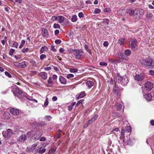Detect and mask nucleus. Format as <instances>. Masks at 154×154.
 <instances>
[{
  "label": "nucleus",
  "mask_w": 154,
  "mask_h": 154,
  "mask_svg": "<svg viewBox=\"0 0 154 154\" xmlns=\"http://www.w3.org/2000/svg\"><path fill=\"white\" fill-rule=\"evenodd\" d=\"M10 89L14 95L22 101H24L26 99H27L34 102L37 103L38 102L36 100L34 99H32L31 100L29 99L26 96V93L23 92L21 90H20L19 88H17L16 86H12L10 88Z\"/></svg>",
  "instance_id": "obj_1"
},
{
  "label": "nucleus",
  "mask_w": 154,
  "mask_h": 154,
  "mask_svg": "<svg viewBox=\"0 0 154 154\" xmlns=\"http://www.w3.org/2000/svg\"><path fill=\"white\" fill-rule=\"evenodd\" d=\"M116 81L120 83L123 86L126 85L129 82V79L126 76L122 77L120 76L119 73H117L116 76Z\"/></svg>",
  "instance_id": "obj_2"
},
{
  "label": "nucleus",
  "mask_w": 154,
  "mask_h": 154,
  "mask_svg": "<svg viewBox=\"0 0 154 154\" xmlns=\"http://www.w3.org/2000/svg\"><path fill=\"white\" fill-rule=\"evenodd\" d=\"M140 62L144 67L151 66L154 67V62L153 60L149 57L140 60Z\"/></svg>",
  "instance_id": "obj_3"
},
{
  "label": "nucleus",
  "mask_w": 154,
  "mask_h": 154,
  "mask_svg": "<svg viewBox=\"0 0 154 154\" xmlns=\"http://www.w3.org/2000/svg\"><path fill=\"white\" fill-rule=\"evenodd\" d=\"M138 43L135 39H131L129 42V45L131 49L133 51H136L138 49Z\"/></svg>",
  "instance_id": "obj_4"
},
{
  "label": "nucleus",
  "mask_w": 154,
  "mask_h": 154,
  "mask_svg": "<svg viewBox=\"0 0 154 154\" xmlns=\"http://www.w3.org/2000/svg\"><path fill=\"white\" fill-rule=\"evenodd\" d=\"M2 134L5 137L9 138L13 135V133L11 129H8L6 131H3Z\"/></svg>",
  "instance_id": "obj_5"
},
{
  "label": "nucleus",
  "mask_w": 154,
  "mask_h": 154,
  "mask_svg": "<svg viewBox=\"0 0 154 154\" xmlns=\"http://www.w3.org/2000/svg\"><path fill=\"white\" fill-rule=\"evenodd\" d=\"M74 51L75 58L77 59L80 60L82 56L81 54L83 53V51L81 50L76 49L74 50Z\"/></svg>",
  "instance_id": "obj_6"
},
{
  "label": "nucleus",
  "mask_w": 154,
  "mask_h": 154,
  "mask_svg": "<svg viewBox=\"0 0 154 154\" xmlns=\"http://www.w3.org/2000/svg\"><path fill=\"white\" fill-rule=\"evenodd\" d=\"M145 87L146 91H150L153 88V83L151 82L147 81L145 84Z\"/></svg>",
  "instance_id": "obj_7"
},
{
  "label": "nucleus",
  "mask_w": 154,
  "mask_h": 154,
  "mask_svg": "<svg viewBox=\"0 0 154 154\" xmlns=\"http://www.w3.org/2000/svg\"><path fill=\"white\" fill-rule=\"evenodd\" d=\"M119 57V59L121 63L124 60L125 61H127L128 59V58L126 57L124 54L122 52L120 53Z\"/></svg>",
  "instance_id": "obj_8"
},
{
  "label": "nucleus",
  "mask_w": 154,
  "mask_h": 154,
  "mask_svg": "<svg viewBox=\"0 0 154 154\" xmlns=\"http://www.w3.org/2000/svg\"><path fill=\"white\" fill-rule=\"evenodd\" d=\"M134 79L137 81H141L144 79V75L142 74L136 75L134 77Z\"/></svg>",
  "instance_id": "obj_9"
},
{
  "label": "nucleus",
  "mask_w": 154,
  "mask_h": 154,
  "mask_svg": "<svg viewBox=\"0 0 154 154\" xmlns=\"http://www.w3.org/2000/svg\"><path fill=\"white\" fill-rule=\"evenodd\" d=\"M10 111L11 113L15 116L18 115L20 112L19 109L16 108H11Z\"/></svg>",
  "instance_id": "obj_10"
},
{
  "label": "nucleus",
  "mask_w": 154,
  "mask_h": 154,
  "mask_svg": "<svg viewBox=\"0 0 154 154\" xmlns=\"http://www.w3.org/2000/svg\"><path fill=\"white\" fill-rule=\"evenodd\" d=\"M42 146L40 145L38 147V149L35 151V153H38L39 154H43L46 151V149L45 148H42Z\"/></svg>",
  "instance_id": "obj_11"
},
{
  "label": "nucleus",
  "mask_w": 154,
  "mask_h": 154,
  "mask_svg": "<svg viewBox=\"0 0 154 154\" xmlns=\"http://www.w3.org/2000/svg\"><path fill=\"white\" fill-rule=\"evenodd\" d=\"M116 85L113 86V91L114 93L117 95H119L120 93L121 89Z\"/></svg>",
  "instance_id": "obj_12"
},
{
  "label": "nucleus",
  "mask_w": 154,
  "mask_h": 154,
  "mask_svg": "<svg viewBox=\"0 0 154 154\" xmlns=\"http://www.w3.org/2000/svg\"><path fill=\"white\" fill-rule=\"evenodd\" d=\"M98 117V116L97 115H94V116L92 117L91 119L88 120V122L87 123V126H86V127H87L88 126V125L91 124L93 122H94L96 120Z\"/></svg>",
  "instance_id": "obj_13"
},
{
  "label": "nucleus",
  "mask_w": 154,
  "mask_h": 154,
  "mask_svg": "<svg viewBox=\"0 0 154 154\" xmlns=\"http://www.w3.org/2000/svg\"><path fill=\"white\" fill-rule=\"evenodd\" d=\"M131 131V129L129 128V130H122L121 133V135L122 136V138H123V142H124V141H125V133L130 132Z\"/></svg>",
  "instance_id": "obj_14"
},
{
  "label": "nucleus",
  "mask_w": 154,
  "mask_h": 154,
  "mask_svg": "<svg viewBox=\"0 0 154 154\" xmlns=\"http://www.w3.org/2000/svg\"><path fill=\"white\" fill-rule=\"evenodd\" d=\"M57 20L59 21L60 23H63L64 21L67 22L68 21V20L65 18L64 17L61 16H58Z\"/></svg>",
  "instance_id": "obj_15"
},
{
  "label": "nucleus",
  "mask_w": 154,
  "mask_h": 154,
  "mask_svg": "<svg viewBox=\"0 0 154 154\" xmlns=\"http://www.w3.org/2000/svg\"><path fill=\"white\" fill-rule=\"evenodd\" d=\"M144 97L147 101H150L152 100V96L150 94L147 93L145 94Z\"/></svg>",
  "instance_id": "obj_16"
},
{
  "label": "nucleus",
  "mask_w": 154,
  "mask_h": 154,
  "mask_svg": "<svg viewBox=\"0 0 154 154\" xmlns=\"http://www.w3.org/2000/svg\"><path fill=\"white\" fill-rule=\"evenodd\" d=\"M38 75L39 76L41 77L44 80H46L47 78V74L45 72L39 73Z\"/></svg>",
  "instance_id": "obj_17"
},
{
  "label": "nucleus",
  "mask_w": 154,
  "mask_h": 154,
  "mask_svg": "<svg viewBox=\"0 0 154 154\" xmlns=\"http://www.w3.org/2000/svg\"><path fill=\"white\" fill-rule=\"evenodd\" d=\"M59 81L61 84L63 85H65L67 83V80L66 79L62 76L59 77Z\"/></svg>",
  "instance_id": "obj_18"
},
{
  "label": "nucleus",
  "mask_w": 154,
  "mask_h": 154,
  "mask_svg": "<svg viewBox=\"0 0 154 154\" xmlns=\"http://www.w3.org/2000/svg\"><path fill=\"white\" fill-rule=\"evenodd\" d=\"M18 67L24 68L26 67L27 65L25 61L22 62L21 63H19L16 65Z\"/></svg>",
  "instance_id": "obj_19"
},
{
  "label": "nucleus",
  "mask_w": 154,
  "mask_h": 154,
  "mask_svg": "<svg viewBox=\"0 0 154 154\" xmlns=\"http://www.w3.org/2000/svg\"><path fill=\"white\" fill-rule=\"evenodd\" d=\"M119 131V129L118 128H114L112 131V134H113L116 136H117L118 134V131Z\"/></svg>",
  "instance_id": "obj_20"
},
{
  "label": "nucleus",
  "mask_w": 154,
  "mask_h": 154,
  "mask_svg": "<svg viewBox=\"0 0 154 154\" xmlns=\"http://www.w3.org/2000/svg\"><path fill=\"white\" fill-rule=\"evenodd\" d=\"M86 85L89 88H90L94 85L93 82L91 81H88L86 82Z\"/></svg>",
  "instance_id": "obj_21"
},
{
  "label": "nucleus",
  "mask_w": 154,
  "mask_h": 154,
  "mask_svg": "<svg viewBox=\"0 0 154 154\" xmlns=\"http://www.w3.org/2000/svg\"><path fill=\"white\" fill-rule=\"evenodd\" d=\"M53 85V83L52 78L51 77H50L49 78L48 80V82L47 86L48 87H50L52 86Z\"/></svg>",
  "instance_id": "obj_22"
},
{
  "label": "nucleus",
  "mask_w": 154,
  "mask_h": 154,
  "mask_svg": "<svg viewBox=\"0 0 154 154\" xmlns=\"http://www.w3.org/2000/svg\"><path fill=\"white\" fill-rule=\"evenodd\" d=\"M46 125V123L45 122H41L38 123H35V126H43Z\"/></svg>",
  "instance_id": "obj_23"
},
{
  "label": "nucleus",
  "mask_w": 154,
  "mask_h": 154,
  "mask_svg": "<svg viewBox=\"0 0 154 154\" xmlns=\"http://www.w3.org/2000/svg\"><path fill=\"white\" fill-rule=\"evenodd\" d=\"M42 34L44 37H45L48 35V31L46 28H44L42 29Z\"/></svg>",
  "instance_id": "obj_24"
},
{
  "label": "nucleus",
  "mask_w": 154,
  "mask_h": 154,
  "mask_svg": "<svg viewBox=\"0 0 154 154\" xmlns=\"http://www.w3.org/2000/svg\"><path fill=\"white\" fill-rule=\"evenodd\" d=\"M126 12L127 13H128L130 16H132L134 14V10L131 9H128L126 11Z\"/></svg>",
  "instance_id": "obj_25"
},
{
  "label": "nucleus",
  "mask_w": 154,
  "mask_h": 154,
  "mask_svg": "<svg viewBox=\"0 0 154 154\" xmlns=\"http://www.w3.org/2000/svg\"><path fill=\"white\" fill-rule=\"evenodd\" d=\"M26 137L25 134L20 136V137L19 140L21 141L24 142L26 140Z\"/></svg>",
  "instance_id": "obj_26"
},
{
  "label": "nucleus",
  "mask_w": 154,
  "mask_h": 154,
  "mask_svg": "<svg viewBox=\"0 0 154 154\" xmlns=\"http://www.w3.org/2000/svg\"><path fill=\"white\" fill-rule=\"evenodd\" d=\"M85 94L86 93L84 91L81 92L79 95V96L78 97V98L79 99L85 96Z\"/></svg>",
  "instance_id": "obj_27"
},
{
  "label": "nucleus",
  "mask_w": 154,
  "mask_h": 154,
  "mask_svg": "<svg viewBox=\"0 0 154 154\" xmlns=\"http://www.w3.org/2000/svg\"><path fill=\"white\" fill-rule=\"evenodd\" d=\"M124 54L126 56H129L131 54V51L129 49H126L125 51Z\"/></svg>",
  "instance_id": "obj_28"
},
{
  "label": "nucleus",
  "mask_w": 154,
  "mask_h": 154,
  "mask_svg": "<svg viewBox=\"0 0 154 154\" xmlns=\"http://www.w3.org/2000/svg\"><path fill=\"white\" fill-rule=\"evenodd\" d=\"M125 40V39L124 38H121L118 40V42L120 45H123Z\"/></svg>",
  "instance_id": "obj_29"
},
{
  "label": "nucleus",
  "mask_w": 154,
  "mask_h": 154,
  "mask_svg": "<svg viewBox=\"0 0 154 154\" xmlns=\"http://www.w3.org/2000/svg\"><path fill=\"white\" fill-rule=\"evenodd\" d=\"M37 133L33 135L34 138L36 140L39 139L41 136V134H38Z\"/></svg>",
  "instance_id": "obj_30"
},
{
  "label": "nucleus",
  "mask_w": 154,
  "mask_h": 154,
  "mask_svg": "<svg viewBox=\"0 0 154 154\" xmlns=\"http://www.w3.org/2000/svg\"><path fill=\"white\" fill-rule=\"evenodd\" d=\"M77 16L76 15H74L72 17L71 21L73 22H75L77 20Z\"/></svg>",
  "instance_id": "obj_31"
},
{
  "label": "nucleus",
  "mask_w": 154,
  "mask_h": 154,
  "mask_svg": "<svg viewBox=\"0 0 154 154\" xmlns=\"http://www.w3.org/2000/svg\"><path fill=\"white\" fill-rule=\"evenodd\" d=\"M78 71V69L76 68H71L69 69V71L71 73H75Z\"/></svg>",
  "instance_id": "obj_32"
},
{
  "label": "nucleus",
  "mask_w": 154,
  "mask_h": 154,
  "mask_svg": "<svg viewBox=\"0 0 154 154\" xmlns=\"http://www.w3.org/2000/svg\"><path fill=\"white\" fill-rule=\"evenodd\" d=\"M153 15L152 13H147L146 14L147 18L148 19H150Z\"/></svg>",
  "instance_id": "obj_33"
},
{
  "label": "nucleus",
  "mask_w": 154,
  "mask_h": 154,
  "mask_svg": "<svg viewBox=\"0 0 154 154\" xmlns=\"http://www.w3.org/2000/svg\"><path fill=\"white\" fill-rule=\"evenodd\" d=\"M113 116L115 118H116L118 117H122V116H121L119 113L117 112L114 113Z\"/></svg>",
  "instance_id": "obj_34"
},
{
  "label": "nucleus",
  "mask_w": 154,
  "mask_h": 154,
  "mask_svg": "<svg viewBox=\"0 0 154 154\" xmlns=\"http://www.w3.org/2000/svg\"><path fill=\"white\" fill-rule=\"evenodd\" d=\"M55 151V149H51L49 150L48 154H53Z\"/></svg>",
  "instance_id": "obj_35"
},
{
  "label": "nucleus",
  "mask_w": 154,
  "mask_h": 154,
  "mask_svg": "<svg viewBox=\"0 0 154 154\" xmlns=\"http://www.w3.org/2000/svg\"><path fill=\"white\" fill-rule=\"evenodd\" d=\"M13 46L12 47H16V48H17V47L18 45V43H17L15 41H13Z\"/></svg>",
  "instance_id": "obj_36"
},
{
  "label": "nucleus",
  "mask_w": 154,
  "mask_h": 154,
  "mask_svg": "<svg viewBox=\"0 0 154 154\" xmlns=\"http://www.w3.org/2000/svg\"><path fill=\"white\" fill-rule=\"evenodd\" d=\"M29 51V49L28 48H24L21 50V52L23 53H25Z\"/></svg>",
  "instance_id": "obj_37"
},
{
  "label": "nucleus",
  "mask_w": 154,
  "mask_h": 154,
  "mask_svg": "<svg viewBox=\"0 0 154 154\" xmlns=\"http://www.w3.org/2000/svg\"><path fill=\"white\" fill-rule=\"evenodd\" d=\"M84 47L85 49L89 53H91V52L90 51L89 49V47L87 45H85L84 46Z\"/></svg>",
  "instance_id": "obj_38"
},
{
  "label": "nucleus",
  "mask_w": 154,
  "mask_h": 154,
  "mask_svg": "<svg viewBox=\"0 0 154 154\" xmlns=\"http://www.w3.org/2000/svg\"><path fill=\"white\" fill-rule=\"evenodd\" d=\"M78 16L80 18H82L84 17V14L82 12H80L78 14Z\"/></svg>",
  "instance_id": "obj_39"
},
{
  "label": "nucleus",
  "mask_w": 154,
  "mask_h": 154,
  "mask_svg": "<svg viewBox=\"0 0 154 154\" xmlns=\"http://www.w3.org/2000/svg\"><path fill=\"white\" fill-rule=\"evenodd\" d=\"M110 83L111 84L114 85H116L115 81L112 78H111V80L110 81Z\"/></svg>",
  "instance_id": "obj_40"
},
{
  "label": "nucleus",
  "mask_w": 154,
  "mask_h": 154,
  "mask_svg": "<svg viewBox=\"0 0 154 154\" xmlns=\"http://www.w3.org/2000/svg\"><path fill=\"white\" fill-rule=\"evenodd\" d=\"M53 27L55 29H56V28L60 29V26L59 24H57V23H54V24Z\"/></svg>",
  "instance_id": "obj_41"
},
{
  "label": "nucleus",
  "mask_w": 154,
  "mask_h": 154,
  "mask_svg": "<svg viewBox=\"0 0 154 154\" xmlns=\"http://www.w3.org/2000/svg\"><path fill=\"white\" fill-rule=\"evenodd\" d=\"M109 21V20L108 19H105L103 20V23H104L106 24V25L108 24Z\"/></svg>",
  "instance_id": "obj_42"
},
{
  "label": "nucleus",
  "mask_w": 154,
  "mask_h": 154,
  "mask_svg": "<svg viewBox=\"0 0 154 154\" xmlns=\"http://www.w3.org/2000/svg\"><path fill=\"white\" fill-rule=\"evenodd\" d=\"M5 115L7 116V117H6V118L7 119L10 118V115L9 112H5Z\"/></svg>",
  "instance_id": "obj_43"
},
{
  "label": "nucleus",
  "mask_w": 154,
  "mask_h": 154,
  "mask_svg": "<svg viewBox=\"0 0 154 154\" xmlns=\"http://www.w3.org/2000/svg\"><path fill=\"white\" fill-rule=\"evenodd\" d=\"M74 76V75L71 74H69L67 75L66 78L68 79H69L70 78H73Z\"/></svg>",
  "instance_id": "obj_44"
},
{
  "label": "nucleus",
  "mask_w": 154,
  "mask_h": 154,
  "mask_svg": "<svg viewBox=\"0 0 154 154\" xmlns=\"http://www.w3.org/2000/svg\"><path fill=\"white\" fill-rule=\"evenodd\" d=\"M58 18V16H54L51 17V19L52 21H55L56 20H57Z\"/></svg>",
  "instance_id": "obj_45"
},
{
  "label": "nucleus",
  "mask_w": 154,
  "mask_h": 154,
  "mask_svg": "<svg viewBox=\"0 0 154 154\" xmlns=\"http://www.w3.org/2000/svg\"><path fill=\"white\" fill-rule=\"evenodd\" d=\"M84 100L82 99V100H80L78 101L77 102V103L76 105V106H77L80 103H82L83 102Z\"/></svg>",
  "instance_id": "obj_46"
},
{
  "label": "nucleus",
  "mask_w": 154,
  "mask_h": 154,
  "mask_svg": "<svg viewBox=\"0 0 154 154\" xmlns=\"http://www.w3.org/2000/svg\"><path fill=\"white\" fill-rule=\"evenodd\" d=\"M5 74L6 76H7L9 78H11L12 77L11 75L8 72H5Z\"/></svg>",
  "instance_id": "obj_47"
},
{
  "label": "nucleus",
  "mask_w": 154,
  "mask_h": 154,
  "mask_svg": "<svg viewBox=\"0 0 154 154\" xmlns=\"http://www.w3.org/2000/svg\"><path fill=\"white\" fill-rule=\"evenodd\" d=\"M15 51V50L13 49H11L10 50V52H9V55H12L14 52Z\"/></svg>",
  "instance_id": "obj_48"
},
{
  "label": "nucleus",
  "mask_w": 154,
  "mask_h": 154,
  "mask_svg": "<svg viewBox=\"0 0 154 154\" xmlns=\"http://www.w3.org/2000/svg\"><path fill=\"white\" fill-rule=\"evenodd\" d=\"M99 64L100 66H106L107 65V63L106 62H101Z\"/></svg>",
  "instance_id": "obj_49"
},
{
  "label": "nucleus",
  "mask_w": 154,
  "mask_h": 154,
  "mask_svg": "<svg viewBox=\"0 0 154 154\" xmlns=\"http://www.w3.org/2000/svg\"><path fill=\"white\" fill-rule=\"evenodd\" d=\"M29 62L32 64L33 65V66H35L36 64V62L34 61V60H31L30 61H29Z\"/></svg>",
  "instance_id": "obj_50"
},
{
  "label": "nucleus",
  "mask_w": 154,
  "mask_h": 154,
  "mask_svg": "<svg viewBox=\"0 0 154 154\" xmlns=\"http://www.w3.org/2000/svg\"><path fill=\"white\" fill-rule=\"evenodd\" d=\"M122 105L121 104H119L117 105V109L118 110H120L121 109Z\"/></svg>",
  "instance_id": "obj_51"
},
{
  "label": "nucleus",
  "mask_w": 154,
  "mask_h": 154,
  "mask_svg": "<svg viewBox=\"0 0 154 154\" xmlns=\"http://www.w3.org/2000/svg\"><path fill=\"white\" fill-rule=\"evenodd\" d=\"M55 42L56 44L58 45L60 44L61 42V41L60 39L57 40L55 41Z\"/></svg>",
  "instance_id": "obj_52"
},
{
  "label": "nucleus",
  "mask_w": 154,
  "mask_h": 154,
  "mask_svg": "<svg viewBox=\"0 0 154 154\" xmlns=\"http://www.w3.org/2000/svg\"><path fill=\"white\" fill-rule=\"evenodd\" d=\"M101 11L100 9L98 8L95 9L94 10V13L95 14H98L100 13Z\"/></svg>",
  "instance_id": "obj_53"
},
{
  "label": "nucleus",
  "mask_w": 154,
  "mask_h": 154,
  "mask_svg": "<svg viewBox=\"0 0 154 154\" xmlns=\"http://www.w3.org/2000/svg\"><path fill=\"white\" fill-rule=\"evenodd\" d=\"M50 50L54 52H55L57 51V50L54 48V47L53 45L51 46V48Z\"/></svg>",
  "instance_id": "obj_54"
},
{
  "label": "nucleus",
  "mask_w": 154,
  "mask_h": 154,
  "mask_svg": "<svg viewBox=\"0 0 154 154\" xmlns=\"http://www.w3.org/2000/svg\"><path fill=\"white\" fill-rule=\"evenodd\" d=\"M48 98H46L45 101L44 103V106H48Z\"/></svg>",
  "instance_id": "obj_55"
},
{
  "label": "nucleus",
  "mask_w": 154,
  "mask_h": 154,
  "mask_svg": "<svg viewBox=\"0 0 154 154\" xmlns=\"http://www.w3.org/2000/svg\"><path fill=\"white\" fill-rule=\"evenodd\" d=\"M40 59L41 60H43L44 58L46 57V55L44 54H42L40 56Z\"/></svg>",
  "instance_id": "obj_56"
},
{
  "label": "nucleus",
  "mask_w": 154,
  "mask_h": 154,
  "mask_svg": "<svg viewBox=\"0 0 154 154\" xmlns=\"http://www.w3.org/2000/svg\"><path fill=\"white\" fill-rule=\"evenodd\" d=\"M109 43L107 41H105L103 44V45L104 47H106L108 45Z\"/></svg>",
  "instance_id": "obj_57"
},
{
  "label": "nucleus",
  "mask_w": 154,
  "mask_h": 154,
  "mask_svg": "<svg viewBox=\"0 0 154 154\" xmlns=\"http://www.w3.org/2000/svg\"><path fill=\"white\" fill-rule=\"evenodd\" d=\"M149 73L152 76H154V71L152 70H150L149 71Z\"/></svg>",
  "instance_id": "obj_58"
},
{
  "label": "nucleus",
  "mask_w": 154,
  "mask_h": 154,
  "mask_svg": "<svg viewBox=\"0 0 154 154\" xmlns=\"http://www.w3.org/2000/svg\"><path fill=\"white\" fill-rule=\"evenodd\" d=\"M59 32V31L58 29H56L54 31V34L55 35H57Z\"/></svg>",
  "instance_id": "obj_59"
},
{
  "label": "nucleus",
  "mask_w": 154,
  "mask_h": 154,
  "mask_svg": "<svg viewBox=\"0 0 154 154\" xmlns=\"http://www.w3.org/2000/svg\"><path fill=\"white\" fill-rule=\"evenodd\" d=\"M45 117L47 120H48V121L50 120V119L52 118L51 116H46Z\"/></svg>",
  "instance_id": "obj_60"
},
{
  "label": "nucleus",
  "mask_w": 154,
  "mask_h": 154,
  "mask_svg": "<svg viewBox=\"0 0 154 154\" xmlns=\"http://www.w3.org/2000/svg\"><path fill=\"white\" fill-rule=\"evenodd\" d=\"M47 49V47H46V46H44V47H42L41 48V50H42V51H46Z\"/></svg>",
  "instance_id": "obj_61"
},
{
  "label": "nucleus",
  "mask_w": 154,
  "mask_h": 154,
  "mask_svg": "<svg viewBox=\"0 0 154 154\" xmlns=\"http://www.w3.org/2000/svg\"><path fill=\"white\" fill-rule=\"evenodd\" d=\"M127 143L128 145V144L131 145L132 144V142L131 141L129 138L128 140H127Z\"/></svg>",
  "instance_id": "obj_62"
},
{
  "label": "nucleus",
  "mask_w": 154,
  "mask_h": 154,
  "mask_svg": "<svg viewBox=\"0 0 154 154\" xmlns=\"http://www.w3.org/2000/svg\"><path fill=\"white\" fill-rule=\"evenodd\" d=\"M103 11L105 12H109L110 9L109 8H106L105 9H104Z\"/></svg>",
  "instance_id": "obj_63"
},
{
  "label": "nucleus",
  "mask_w": 154,
  "mask_h": 154,
  "mask_svg": "<svg viewBox=\"0 0 154 154\" xmlns=\"http://www.w3.org/2000/svg\"><path fill=\"white\" fill-rule=\"evenodd\" d=\"M150 124L152 126H154V120H151L150 121Z\"/></svg>",
  "instance_id": "obj_64"
}]
</instances>
